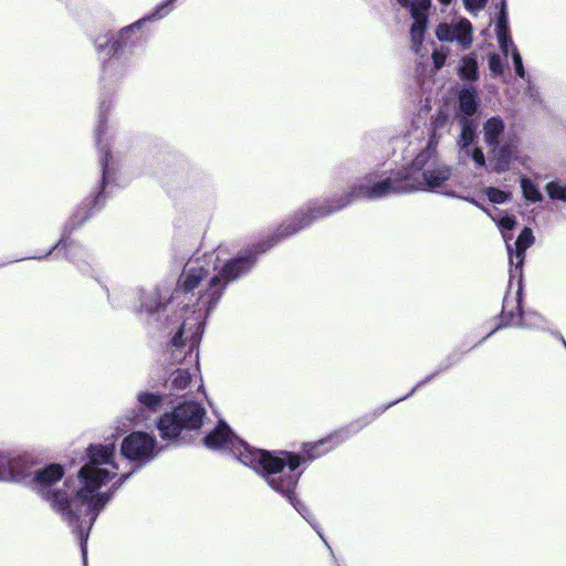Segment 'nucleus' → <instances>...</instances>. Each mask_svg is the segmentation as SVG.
Returning <instances> with one entry per match:
<instances>
[{"instance_id": "obj_1", "label": "nucleus", "mask_w": 566, "mask_h": 566, "mask_svg": "<svg viewBox=\"0 0 566 566\" xmlns=\"http://www.w3.org/2000/svg\"><path fill=\"white\" fill-rule=\"evenodd\" d=\"M87 454L88 462L81 468L76 478L66 479L63 488H59L57 483L64 474L60 464H50L32 474L33 461L29 455L13 457L6 452L12 476L4 480L30 483L33 490L50 503L77 534L84 564L87 553L85 542L92 525L111 499V494L102 492L101 489L117 475H120V481L130 475V472L119 473L114 446H90Z\"/></svg>"}, {"instance_id": "obj_2", "label": "nucleus", "mask_w": 566, "mask_h": 566, "mask_svg": "<svg viewBox=\"0 0 566 566\" xmlns=\"http://www.w3.org/2000/svg\"><path fill=\"white\" fill-rule=\"evenodd\" d=\"M439 139L434 130L421 142L420 150L411 164L389 175L371 172L364 176L346 193L333 201L313 202L300 209L291 220L282 223L265 247L258 245V252H264L280 241L310 227L314 221L325 218L357 200H378L395 193L428 191L457 197L454 191H446L453 168L439 159L437 146Z\"/></svg>"}, {"instance_id": "obj_3", "label": "nucleus", "mask_w": 566, "mask_h": 566, "mask_svg": "<svg viewBox=\"0 0 566 566\" xmlns=\"http://www.w3.org/2000/svg\"><path fill=\"white\" fill-rule=\"evenodd\" d=\"M229 256V245L220 244L201 256L190 258L185 264L167 305L180 307L176 322L181 323L171 337L174 353L186 346L192 355L201 340L205 318L220 301L226 286L245 271V253Z\"/></svg>"}, {"instance_id": "obj_4", "label": "nucleus", "mask_w": 566, "mask_h": 566, "mask_svg": "<svg viewBox=\"0 0 566 566\" xmlns=\"http://www.w3.org/2000/svg\"><path fill=\"white\" fill-rule=\"evenodd\" d=\"M347 430H339L325 439L304 446V455L281 451L277 454L250 448V468L264 478L268 485L285 497L290 504L313 525L308 507L295 496V489L302 475L301 463L316 459L344 441Z\"/></svg>"}, {"instance_id": "obj_5", "label": "nucleus", "mask_w": 566, "mask_h": 566, "mask_svg": "<svg viewBox=\"0 0 566 566\" xmlns=\"http://www.w3.org/2000/svg\"><path fill=\"white\" fill-rule=\"evenodd\" d=\"M206 410L197 402L179 405L172 412H167L158 420L157 428L166 441L176 440L182 431L198 430L205 423Z\"/></svg>"}, {"instance_id": "obj_6", "label": "nucleus", "mask_w": 566, "mask_h": 566, "mask_svg": "<svg viewBox=\"0 0 566 566\" xmlns=\"http://www.w3.org/2000/svg\"><path fill=\"white\" fill-rule=\"evenodd\" d=\"M203 444L210 450L223 451L232 455L243 465H247L244 454L248 447L245 442L238 438L222 420L206 434Z\"/></svg>"}, {"instance_id": "obj_7", "label": "nucleus", "mask_w": 566, "mask_h": 566, "mask_svg": "<svg viewBox=\"0 0 566 566\" xmlns=\"http://www.w3.org/2000/svg\"><path fill=\"white\" fill-rule=\"evenodd\" d=\"M120 451L125 458L140 462H148L158 453L156 439L142 431L127 436L122 442Z\"/></svg>"}, {"instance_id": "obj_8", "label": "nucleus", "mask_w": 566, "mask_h": 566, "mask_svg": "<svg viewBox=\"0 0 566 566\" xmlns=\"http://www.w3.org/2000/svg\"><path fill=\"white\" fill-rule=\"evenodd\" d=\"M502 317L507 325H518L524 328L546 329L547 321L537 312H522L520 300L505 297L503 302Z\"/></svg>"}, {"instance_id": "obj_9", "label": "nucleus", "mask_w": 566, "mask_h": 566, "mask_svg": "<svg viewBox=\"0 0 566 566\" xmlns=\"http://www.w3.org/2000/svg\"><path fill=\"white\" fill-rule=\"evenodd\" d=\"M168 352L170 353L174 363H182L187 360L191 364L190 368H179L171 375V386L175 389H186L192 382V378L198 376V346L193 349L192 355L188 353V348L184 346L181 350L174 353L171 347V339L168 343Z\"/></svg>"}, {"instance_id": "obj_10", "label": "nucleus", "mask_w": 566, "mask_h": 566, "mask_svg": "<svg viewBox=\"0 0 566 566\" xmlns=\"http://www.w3.org/2000/svg\"><path fill=\"white\" fill-rule=\"evenodd\" d=\"M473 28L468 19L461 18L451 23H440L436 29V35L440 41H455L463 49L472 44Z\"/></svg>"}, {"instance_id": "obj_11", "label": "nucleus", "mask_w": 566, "mask_h": 566, "mask_svg": "<svg viewBox=\"0 0 566 566\" xmlns=\"http://www.w3.org/2000/svg\"><path fill=\"white\" fill-rule=\"evenodd\" d=\"M139 410L135 409L127 411L125 415L126 420L134 426L146 423L153 413H156L164 401V396L151 391L143 390L136 396Z\"/></svg>"}, {"instance_id": "obj_12", "label": "nucleus", "mask_w": 566, "mask_h": 566, "mask_svg": "<svg viewBox=\"0 0 566 566\" xmlns=\"http://www.w3.org/2000/svg\"><path fill=\"white\" fill-rule=\"evenodd\" d=\"M535 238L531 228L525 227L517 237L514 247L507 241L506 250L509 253L511 277H520L525 259V251L534 243Z\"/></svg>"}, {"instance_id": "obj_13", "label": "nucleus", "mask_w": 566, "mask_h": 566, "mask_svg": "<svg viewBox=\"0 0 566 566\" xmlns=\"http://www.w3.org/2000/svg\"><path fill=\"white\" fill-rule=\"evenodd\" d=\"M517 156V145L514 140H505L490 146L488 168L494 172L507 171Z\"/></svg>"}, {"instance_id": "obj_14", "label": "nucleus", "mask_w": 566, "mask_h": 566, "mask_svg": "<svg viewBox=\"0 0 566 566\" xmlns=\"http://www.w3.org/2000/svg\"><path fill=\"white\" fill-rule=\"evenodd\" d=\"M163 296L158 290L151 291L149 293L142 294V303H140V312H145L147 314H154L163 308L164 312L171 313V316L168 318V325L170 326V337L177 332L178 326L181 322L177 323V316L180 313V307H168V303L163 304Z\"/></svg>"}, {"instance_id": "obj_15", "label": "nucleus", "mask_w": 566, "mask_h": 566, "mask_svg": "<svg viewBox=\"0 0 566 566\" xmlns=\"http://www.w3.org/2000/svg\"><path fill=\"white\" fill-rule=\"evenodd\" d=\"M95 48L99 59L109 57L108 63H103V74L108 75L114 69L119 66L116 54L119 50V40L111 35H101L95 40Z\"/></svg>"}, {"instance_id": "obj_16", "label": "nucleus", "mask_w": 566, "mask_h": 566, "mask_svg": "<svg viewBox=\"0 0 566 566\" xmlns=\"http://www.w3.org/2000/svg\"><path fill=\"white\" fill-rule=\"evenodd\" d=\"M104 134H105V126L103 123H101V125L98 126V128L96 130V143H97L99 161H101L102 171H103L102 184H103V187L105 188L108 184H111L113 181L115 167H114L113 157H112L111 150H109V144L104 138Z\"/></svg>"}, {"instance_id": "obj_17", "label": "nucleus", "mask_w": 566, "mask_h": 566, "mask_svg": "<svg viewBox=\"0 0 566 566\" xmlns=\"http://www.w3.org/2000/svg\"><path fill=\"white\" fill-rule=\"evenodd\" d=\"M505 124L504 120L499 116L489 118L483 125V137L485 144L490 147L496 144H501L504 140L502 136L504 134Z\"/></svg>"}, {"instance_id": "obj_18", "label": "nucleus", "mask_w": 566, "mask_h": 566, "mask_svg": "<svg viewBox=\"0 0 566 566\" xmlns=\"http://www.w3.org/2000/svg\"><path fill=\"white\" fill-rule=\"evenodd\" d=\"M458 75L464 82H475L479 80L478 55L469 53L459 60Z\"/></svg>"}, {"instance_id": "obj_19", "label": "nucleus", "mask_w": 566, "mask_h": 566, "mask_svg": "<svg viewBox=\"0 0 566 566\" xmlns=\"http://www.w3.org/2000/svg\"><path fill=\"white\" fill-rule=\"evenodd\" d=\"M460 117L470 118L478 111V92L472 86H465L459 92Z\"/></svg>"}, {"instance_id": "obj_20", "label": "nucleus", "mask_w": 566, "mask_h": 566, "mask_svg": "<svg viewBox=\"0 0 566 566\" xmlns=\"http://www.w3.org/2000/svg\"><path fill=\"white\" fill-rule=\"evenodd\" d=\"M460 125L461 135L458 145L464 155H469L470 148L475 139V124L471 118L460 117Z\"/></svg>"}, {"instance_id": "obj_21", "label": "nucleus", "mask_w": 566, "mask_h": 566, "mask_svg": "<svg viewBox=\"0 0 566 566\" xmlns=\"http://www.w3.org/2000/svg\"><path fill=\"white\" fill-rule=\"evenodd\" d=\"M496 38L501 51L507 56L509 52L513 51L515 45L510 36V30L504 13H502L496 24Z\"/></svg>"}, {"instance_id": "obj_22", "label": "nucleus", "mask_w": 566, "mask_h": 566, "mask_svg": "<svg viewBox=\"0 0 566 566\" xmlns=\"http://www.w3.org/2000/svg\"><path fill=\"white\" fill-rule=\"evenodd\" d=\"M412 19L413 23L410 29V36L415 51L419 52V48L422 43V39L427 28V17H412Z\"/></svg>"}, {"instance_id": "obj_23", "label": "nucleus", "mask_w": 566, "mask_h": 566, "mask_svg": "<svg viewBox=\"0 0 566 566\" xmlns=\"http://www.w3.org/2000/svg\"><path fill=\"white\" fill-rule=\"evenodd\" d=\"M399 6L410 11L411 17H427L431 0H396Z\"/></svg>"}, {"instance_id": "obj_24", "label": "nucleus", "mask_w": 566, "mask_h": 566, "mask_svg": "<svg viewBox=\"0 0 566 566\" xmlns=\"http://www.w3.org/2000/svg\"><path fill=\"white\" fill-rule=\"evenodd\" d=\"M521 189L523 192V197L531 202H539L543 199V196L536 185L526 177L521 178Z\"/></svg>"}, {"instance_id": "obj_25", "label": "nucleus", "mask_w": 566, "mask_h": 566, "mask_svg": "<svg viewBox=\"0 0 566 566\" xmlns=\"http://www.w3.org/2000/svg\"><path fill=\"white\" fill-rule=\"evenodd\" d=\"M546 192L551 199L566 202V184L551 181L546 185Z\"/></svg>"}, {"instance_id": "obj_26", "label": "nucleus", "mask_w": 566, "mask_h": 566, "mask_svg": "<svg viewBox=\"0 0 566 566\" xmlns=\"http://www.w3.org/2000/svg\"><path fill=\"white\" fill-rule=\"evenodd\" d=\"M499 229L502 232V238L505 241V244L507 241H511L512 235L509 234V231L513 230L516 221L514 217L505 216L496 221Z\"/></svg>"}, {"instance_id": "obj_27", "label": "nucleus", "mask_w": 566, "mask_h": 566, "mask_svg": "<svg viewBox=\"0 0 566 566\" xmlns=\"http://www.w3.org/2000/svg\"><path fill=\"white\" fill-rule=\"evenodd\" d=\"M172 1L174 0H167L165 3L160 4L159 7H157L155 12L150 17H148L146 19H140L137 22L133 23L132 25L124 28L122 30V32H120V36H124L125 34H127V33L132 32L133 30L139 28L146 20L161 18L163 14H160V11L163 9H165L168 4H170Z\"/></svg>"}, {"instance_id": "obj_28", "label": "nucleus", "mask_w": 566, "mask_h": 566, "mask_svg": "<svg viewBox=\"0 0 566 566\" xmlns=\"http://www.w3.org/2000/svg\"><path fill=\"white\" fill-rule=\"evenodd\" d=\"M485 195L491 202L497 205L506 202L510 197L507 192L493 187L486 188Z\"/></svg>"}, {"instance_id": "obj_29", "label": "nucleus", "mask_w": 566, "mask_h": 566, "mask_svg": "<svg viewBox=\"0 0 566 566\" xmlns=\"http://www.w3.org/2000/svg\"><path fill=\"white\" fill-rule=\"evenodd\" d=\"M488 63H489V69L493 76H497L503 73L504 65H503V62H502V59L500 57V55H497L495 53L490 54L489 59H488Z\"/></svg>"}, {"instance_id": "obj_30", "label": "nucleus", "mask_w": 566, "mask_h": 566, "mask_svg": "<svg viewBox=\"0 0 566 566\" xmlns=\"http://www.w3.org/2000/svg\"><path fill=\"white\" fill-rule=\"evenodd\" d=\"M512 59H513V65H514V70H515L516 75L520 76L521 78H525L526 72H525V69L523 66L522 56L518 53L516 48H513Z\"/></svg>"}, {"instance_id": "obj_31", "label": "nucleus", "mask_w": 566, "mask_h": 566, "mask_svg": "<svg viewBox=\"0 0 566 566\" xmlns=\"http://www.w3.org/2000/svg\"><path fill=\"white\" fill-rule=\"evenodd\" d=\"M478 167H486L485 156L481 148L471 147L469 155Z\"/></svg>"}, {"instance_id": "obj_32", "label": "nucleus", "mask_w": 566, "mask_h": 566, "mask_svg": "<svg viewBox=\"0 0 566 566\" xmlns=\"http://www.w3.org/2000/svg\"><path fill=\"white\" fill-rule=\"evenodd\" d=\"M12 476V471L8 468L6 451L0 450V481Z\"/></svg>"}, {"instance_id": "obj_33", "label": "nucleus", "mask_w": 566, "mask_h": 566, "mask_svg": "<svg viewBox=\"0 0 566 566\" xmlns=\"http://www.w3.org/2000/svg\"><path fill=\"white\" fill-rule=\"evenodd\" d=\"M465 9L471 12L475 13L484 8L486 0H463Z\"/></svg>"}, {"instance_id": "obj_34", "label": "nucleus", "mask_w": 566, "mask_h": 566, "mask_svg": "<svg viewBox=\"0 0 566 566\" xmlns=\"http://www.w3.org/2000/svg\"><path fill=\"white\" fill-rule=\"evenodd\" d=\"M433 63L437 70H439L446 62V54L440 52L432 53Z\"/></svg>"}, {"instance_id": "obj_35", "label": "nucleus", "mask_w": 566, "mask_h": 566, "mask_svg": "<svg viewBox=\"0 0 566 566\" xmlns=\"http://www.w3.org/2000/svg\"><path fill=\"white\" fill-rule=\"evenodd\" d=\"M527 93L530 94L531 97H534V98L537 95V91L531 84H528Z\"/></svg>"}, {"instance_id": "obj_36", "label": "nucleus", "mask_w": 566, "mask_h": 566, "mask_svg": "<svg viewBox=\"0 0 566 566\" xmlns=\"http://www.w3.org/2000/svg\"><path fill=\"white\" fill-rule=\"evenodd\" d=\"M440 2L441 6L443 7H448L452 0H438Z\"/></svg>"}, {"instance_id": "obj_37", "label": "nucleus", "mask_w": 566, "mask_h": 566, "mask_svg": "<svg viewBox=\"0 0 566 566\" xmlns=\"http://www.w3.org/2000/svg\"><path fill=\"white\" fill-rule=\"evenodd\" d=\"M62 242H63V240H60V241H59V243H56V244H55V245H54L50 251H48L46 255L51 254V252H52L54 249L59 248V247L62 244Z\"/></svg>"}, {"instance_id": "obj_38", "label": "nucleus", "mask_w": 566, "mask_h": 566, "mask_svg": "<svg viewBox=\"0 0 566 566\" xmlns=\"http://www.w3.org/2000/svg\"><path fill=\"white\" fill-rule=\"evenodd\" d=\"M467 200L481 208V206L478 205V202L474 199H467Z\"/></svg>"}, {"instance_id": "obj_39", "label": "nucleus", "mask_w": 566, "mask_h": 566, "mask_svg": "<svg viewBox=\"0 0 566 566\" xmlns=\"http://www.w3.org/2000/svg\"><path fill=\"white\" fill-rule=\"evenodd\" d=\"M352 427L354 428V431H357L360 429V427L356 426V424H352Z\"/></svg>"}, {"instance_id": "obj_40", "label": "nucleus", "mask_w": 566, "mask_h": 566, "mask_svg": "<svg viewBox=\"0 0 566 566\" xmlns=\"http://www.w3.org/2000/svg\"><path fill=\"white\" fill-rule=\"evenodd\" d=\"M419 386H420V384H419V385H417L415 388H412L411 394H412L413 391H416V389H417Z\"/></svg>"}, {"instance_id": "obj_41", "label": "nucleus", "mask_w": 566, "mask_h": 566, "mask_svg": "<svg viewBox=\"0 0 566 566\" xmlns=\"http://www.w3.org/2000/svg\"><path fill=\"white\" fill-rule=\"evenodd\" d=\"M408 398V395H405L403 397H401V400H405Z\"/></svg>"}, {"instance_id": "obj_42", "label": "nucleus", "mask_w": 566, "mask_h": 566, "mask_svg": "<svg viewBox=\"0 0 566 566\" xmlns=\"http://www.w3.org/2000/svg\"><path fill=\"white\" fill-rule=\"evenodd\" d=\"M408 398V395H405L403 397H401V400H405Z\"/></svg>"}, {"instance_id": "obj_43", "label": "nucleus", "mask_w": 566, "mask_h": 566, "mask_svg": "<svg viewBox=\"0 0 566 566\" xmlns=\"http://www.w3.org/2000/svg\"><path fill=\"white\" fill-rule=\"evenodd\" d=\"M408 398V395H405L403 397H401V400H405Z\"/></svg>"}, {"instance_id": "obj_44", "label": "nucleus", "mask_w": 566, "mask_h": 566, "mask_svg": "<svg viewBox=\"0 0 566 566\" xmlns=\"http://www.w3.org/2000/svg\"><path fill=\"white\" fill-rule=\"evenodd\" d=\"M198 381H199V387H201L202 379L199 378Z\"/></svg>"}]
</instances>
